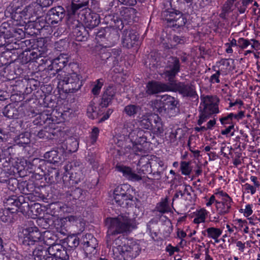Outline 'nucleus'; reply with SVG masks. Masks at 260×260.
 Listing matches in <instances>:
<instances>
[{
  "instance_id": "f257e3e1",
  "label": "nucleus",
  "mask_w": 260,
  "mask_h": 260,
  "mask_svg": "<svg viewBox=\"0 0 260 260\" xmlns=\"http://www.w3.org/2000/svg\"><path fill=\"white\" fill-rule=\"evenodd\" d=\"M54 238L49 231L40 232L38 228L30 221L28 222V226L22 230L21 236L22 243L27 246L36 244L52 246L55 240Z\"/></svg>"
},
{
  "instance_id": "f03ea898",
  "label": "nucleus",
  "mask_w": 260,
  "mask_h": 260,
  "mask_svg": "<svg viewBox=\"0 0 260 260\" xmlns=\"http://www.w3.org/2000/svg\"><path fill=\"white\" fill-rule=\"evenodd\" d=\"M172 59L174 63L173 67L170 71H167L165 73L166 75L168 77L169 84L171 85V90L178 91L184 96H194L195 91L192 86L185 85L180 82L176 83L173 80L174 77L179 71V64L178 59L176 58Z\"/></svg>"
},
{
  "instance_id": "7ed1b4c3",
  "label": "nucleus",
  "mask_w": 260,
  "mask_h": 260,
  "mask_svg": "<svg viewBox=\"0 0 260 260\" xmlns=\"http://www.w3.org/2000/svg\"><path fill=\"white\" fill-rule=\"evenodd\" d=\"M81 76L76 73H61L59 75L58 85L66 92H74L82 85Z\"/></svg>"
},
{
  "instance_id": "20e7f679",
  "label": "nucleus",
  "mask_w": 260,
  "mask_h": 260,
  "mask_svg": "<svg viewBox=\"0 0 260 260\" xmlns=\"http://www.w3.org/2000/svg\"><path fill=\"white\" fill-rule=\"evenodd\" d=\"M218 104V100L216 96H207L202 98L200 107L201 113L198 122L199 125L206 121L212 114L219 112Z\"/></svg>"
},
{
  "instance_id": "39448f33",
  "label": "nucleus",
  "mask_w": 260,
  "mask_h": 260,
  "mask_svg": "<svg viewBox=\"0 0 260 260\" xmlns=\"http://www.w3.org/2000/svg\"><path fill=\"white\" fill-rule=\"evenodd\" d=\"M109 226L107 231V236L122 233L129 229V219L128 214L120 215L116 218H110Z\"/></svg>"
},
{
  "instance_id": "423d86ee",
  "label": "nucleus",
  "mask_w": 260,
  "mask_h": 260,
  "mask_svg": "<svg viewBox=\"0 0 260 260\" xmlns=\"http://www.w3.org/2000/svg\"><path fill=\"white\" fill-rule=\"evenodd\" d=\"M4 204L7 211H4V214H8L9 211L12 213L20 212L25 214L29 208L28 203L25 201L24 197L22 196L9 197L4 202Z\"/></svg>"
},
{
  "instance_id": "0eeeda50",
  "label": "nucleus",
  "mask_w": 260,
  "mask_h": 260,
  "mask_svg": "<svg viewBox=\"0 0 260 260\" xmlns=\"http://www.w3.org/2000/svg\"><path fill=\"white\" fill-rule=\"evenodd\" d=\"M130 185L123 184L116 187L113 192V204L115 203L118 205L124 208H128L130 200Z\"/></svg>"
},
{
  "instance_id": "6e6552de",
  "label": "nucleus",
  "mask_w": 260,
  "mask_h": 260,
  "mask_svg": "<svg viewBox=\"0 0 260 260\" xmlns=\"http://www.w3.org/2000/svg\"><path fill=\"white\" fill-rule=\"evenodd\" d=\"M78 17L80 18L79 21L89 29L96 27L100 23V16L96 13L88 12L87 9L81 10Z\"/></svg>"
},
{
  "instance_id": "1a4fd4ad",
  "label": "nucleus",
  "mask_w": 260,
  "mask_h": 260,
  "mask_svg": "<svg viewBox=\"0 0 260 260\" xmlns=\"http://www.w3.org/2000/svg\"><path fill=\"white\" fill-rule=\"evenodd\" d=\"M64 169L65 175L66 176L70 175V180H72L75 183H78L83 179L84 174L81 170V167H73L71 163H69L64 167Z\"/></svg>"
},
{
  "instance_id": "9d476101",
  "label": "nucleus",
  "mask_w": 260,
  "mask_h": 260,
  "mask_svg": "<svg viewBox=\"0 0 260 260\" xmlns=\"http://www.w3.org/2000/svg\"><path fill=\"white\" fill-rule=\"evenodd\" d=\"M81 242L83 245V249L87 255L94 254L96 253L97 240L91 234H87L83 236Z\"/></svg>"
},
{
  "instance_id": "9b49d317",
  "label": "nucleus",
  "mask_w": 260,
  "mask_h": 260,
  "mask_svg": "<svg viewBox=\"0 0 260 260\" xmlns=\"http://www.w3.org/2000/svg\"><path fill=\"white\" fill-rule=\"evenodd\" d=\"M64 9L61 6L53 8L50 9L46 17L48 24H57L60 21L64 16Z\"/></svg>"
},
{
  "instance_id": "f8f14e48",
  "label": "nucleus",
  "mask_w": 260,
  "mask_h": 260,
  "mask_svg": "<svg viewBox=\"0 0 260 260\" xmlns=\"http://www.w3.org/2000/svg\"><path fill=\"white\" fill-rule=\"evenodd\" d=\"M48 253L57 259L66 260L69 258L66 248L59 244L50 246L48 247Z\"/></svg>"
},
{
  "instance_id": "ddd939ff",
  "label": "nucleus",
  "mask_w": 260,
  "mask_h": 260,
  "mask_svg": "<svg viewBox=\"0 0 260 260\" xmlns=\"http://www.w3.org/2000/svg\"><path fill=\"white\" fill-rule=\"evenodd\" d=\"M147 92L149 93H156L160 92L171 91V85L163 84L158 82H149L147 86Z\"/></svg>"
},
{
  "instance_id": "4468645a",
  "label": "nucleus",
  "mask_w": 260,
  "mask_h": 260,
  "mask_svg": "<svg viewBox=\"0 0 260 260\" xmlns=\"http://www.w3.org/2000/svg\"><path fill=\"white\" fill-rule=\"evenodd\" d=\"M233 60L230 59H221L216 63V71L221 75L229 74L233 69Z\"/></svg>"
},
{
  "instance_id": "2eb2a0df",
  "label": "nucleus",
  "mask_w": 260,
  "mask_h": 260,
  "mask_svg": "<svg viewBox=\"0 0 260 260\" xmlns=\"http://www.w3.org/2000/svg\"><path fill=\"white\" fill-rule=\"evenodd\" d=\"M209 213L204 208L197 209L191 213V217L193 218V223L199 224L205 222Z\"/></svg>"
},
{
  "instance_id": "dca6fc26",
  "label": "nucleus",
  "mask_w": 260,
  "mask_h": 260,
  "mask_svg": "<svg viewBox=\"0 0 260 260\" xmlns=\"http://www.w3.org/2000/svg\"><path fill=\"white\" fill-rule=\"evenodd\" d=\"M232 200L218 201L216 202L215 208L218 214L224 215L229 213L232 207Z\"/></svg>"
},
{
  "instance_id": "f3484780",
  "label": "nucleus",
  "mask_w": 260,
  "mask_h": 260,
  "mask_svg": "<svg viewBox=\"0 0 260 260\" xmlns=\"http://www.w3.org/2000/svg\"><path fill=\"white\" fill-rule=\"evenodd\" d=\"M169 15H167L166 20L168 22L172 23V25L175 26H181L185 24L183 17L181 14L177 12H169Z\"/></svg>"
},
{
  "instance_id": "a211bd4d",
  "label": "nucleus",
  "mask_w": 260,
  "mask_h": 260,
  "mask_svg": "<svg viewBox=\"0 0 260 260\" xmlns=\"http://www.w3.org/2000/svg\"><path fill=\"white\" fill-rule=\"evenodd\" d=\"M14 21H16V25L23 26L25 24L34 21V19L30 20L24 10L22 11L17 10L12 16Z\"/></svg>"
},
{
  "instance_id": "6ab92c4d",
  "label": "nucleus",
  "mask_w": 260,
  "mask_h": 260,
  "mask_svg": "<svg viewBox=\"0 0 260 260\" xmlns=\"http://www.w3.org/2000/svg\"><path fill=\"white\" fill-rule=\"evenodd\" d=\"M62 152L61 149H59V151L56 150H52L46 152L44 157L50 163H58L61 160Z\"/></svg>"
},
{
  "instance_id": "aec40b11",
  "label": "nucleus",
  "mask_w": 260,
  "mask_h": 260,
  "mask_svg": "<svg viewBox=\"0 0 260 260\" xmlns=\"http://www.w3.org/2000/svg\"><path fill=\"white\" fill-rule=\"evenodd\" d=\"M115 93V90L112 87L109 86L107 88L103 95L100 107L101 108L108 107L114 97Z\"/></svg>"
},
{
  "instance_id": "412c9836",
  "label": "nucleus",
  "mask_w": 260,
  "mask_h": 260,
  "mask_svg": "<svg viewBox=\"0 0 260 260\" xmlns=\"http://www.w3.org/2000/svg\"><path fill=\"white\" fill-rule=\"evenodd\" d=\"M87 0H72L71 6L68 9V15L70 16L78 13V10L87 6Z\"/></svg>"
},
{
  "instance_id": "4be33fe9",
  "label": "nucleus",
  "mask_w": 260,
  "mask_h": 260,
  "mask_svg": "<svg viewBox=\"0 0 260 260\" xmlns=\"http://www.w3.org/2000/svg\"><path fill=\"white\" fill-rule=\"evenodd\" d=\"M48 247L42 245L39 246L35 248L33 251V256L35 260H45L48 257Z\"/></svg>"
},
{
  "instance_id": "5701e85b",
  "label": "nucleus",
  "mask_w": 260,
  "mask_h": 260,
  "mask_svg": "<svg viewBox=\"0 0 260 260\" xmlns=\"http://www.w3.org/2000/svg\"><path fill=\"white\" fill-rule=\"evenodd\" d=\"M222 231L219 228L210 227L202 231V234L208 238L212 239L215 242H218V239L222 234Z\"/></svg>"
},
{
  "instance_id": "b1692460",
  "label": "nucleus",
  "mask_w": 260,
  "mask_h": 260,
  "mask_svg": "<svg viewBox=\"0 0 260 260\" xmlns=\"http://www.w3.org/2000/svg\"><path fill=\"white\" fill-rule=\"evenodd\" d=\"M30 136L29 133L25 132L14 138L13 141L15 144L24 147L30 142Z\"/></svg>"
},
{
  "instance_id": "393cba45",
  "label": "nucleus",
  "mask_w": 260,
  "mask_h": 260,
  "mask_svg": "<svg viewBox=\"0 0 260 260\" xmlns=\"http://www.w3.org/2000/svg\"><path fill=\"white\" fill-rule=\"evenodd\" d=\"M48 50L46 46H38L36 48H34L30 53L31 58L32 59H37L40 57L45 58L48 53Z\"/></svg>"
},
{
  "instance_id": "a878e982",
  "label": "nucleus",
  "mask_w": 260,
  "mask_h": 260,
  "mask_svg": "<svg viewBox=\"0 0 260 260\" xmlns=\"http://www.w3.org/2000/svg\"><path fill=\"white\" fill-rule=\"evenodd\" d=\"M100 108L101 107H96L95 104L91 102L87 109V115L88 117L92 119L97 118L99 115H101L102 113V111H101Z\"/></svg>"
},
{
  "instance_id": "bb28decb",
  "label": "nucleus",
  "mask_w": 260,
  "mask_h": 260,
  "mask_svg": "<svg viewBox=\"0 0 260 260\" xmlns=\"http://www.w3.org/2000/svg\"><path fill=\"white\" fill-rule=\"evenodd\" d=\"M151 116L153 118V121L154 124H152L151 127L152 131L157 135L162 134L164 132V128L160 118L157 114L151 115Z\"/></svg>"
},
{
  "instance_id": "cd10ccee",
  "label": "nucleus",
  "mask_w": 260,
  "mask_h": 260,
  "mask_svg": "<svg viewBox=\"0 0 260 260\" xmlns=\"http://www.w3.org/2000/svg\"><path fill=\"white\" fill-rule=\"evenodd\" d=\"M8 25V24L7 23H3L1 26L0 47L6 44V39H8L9 38L13 37V36L12 32L11 31L10 29L6 31L2 30V29L6 28Z\"/></svg>"
},
{
  "instance_id": "c85d7f7f",
  "label": "nucleus",
  "mask_w": 260,
  "mask_h": 260,
  "mask_svg": "<svg viewBox=\"0 0 260 260\" xmlns=\"http://www.w3.org/2000/svg\"><path fill=\"white\" fill-rule=\"evenodd\" d=\"M154 114H147L146 115H143L141 118L140 120L139 121V126L141 127L142 128L144 129H150L151 128L152 126V120L153 118L151 116V115H153Z\"/></svg>"
},
{
  "instance_id": "c756f323",
  "label": "nucleus",
  "mask_w": 260,
  "mask_h": 260,
  "mask_svg": "<svg viewBox=\"0 0 260 260\" xmlns=\"http://www.w3.org/2000/svg\"><path fill=\"white\" fill-rule=\"evenodd\" d=\"M161 99L165 105V108H166V107L167 106L168 109H172L176 107L178 104V101L175 98L168 94L162 95Z\"/></svg>"
},
{
  "instance_id": "7c9ffc66",
  "label": "nucleus",
  "mask_w": 260,
  "mask_h": 260,
  "mask_svg": "<svg viewBox=\"0 0 260 260\" xmlns=\"http://www.w3.org/2000/svg\"><path fill=\"white\" fill-rule=\"evenodd\" d=\"M30 19L37 15L40 11V7L37 3H34L26 7L23 9Z\"/></svg>"
},
{
  "instance_id": "2f4dec72",
  "label": "nucleus",
  "mask_w": 260,
  "mask_h": 260,
  "mask_svg": "<svg viewBox=\"0 0 260 260\" xmlns=\"http://www.w3.org/2000/svg\"><path fill=\"white\" fill-rule=\"evenodd\" d=\"M0 152L2 160L6 159V162L10 161L12 156L14 154L13 146H10L6 147H4L3 149H1Z\"/></svg>"
},
{
  "instance_id": "473e14b6",
  "label": "nucleus",
  "mask_w": 260,
  "mask_h": 260,
  "mask_svg": "<svg viewBox=\"0 0 260 260\" xmlns=\"http://www.w3.org/2000/svg\"><path fill=\"white\" fill-rule=\"evenodd\" d=\"M68 61L67 55L60 54L57 57L53 59V64L54 65H57L59 66L58 69H61L67 64Z\"/></svg>"
},
{
  "instance_id": "72a5a7b5",
  "label": "nucleus",
  "mask_w": 260,
  "mask_h": 260,
  "mask_svg": "<svg viewBox=\"0 0 260 260\" xmlns=\"http://www.w3.org/2000/svg\"><path fill=\"white\" fill-rule=\"evenodd\" d=\"M151 106L155 112H158L159 113H162L164 111H165L167 108H165V105L162 99L160 100L156 99L151 102Z\"/></svg>"
},
{
  "instance_id": "f704fd0d",
  "label": "nucleus",
  "mask_w": 260,
  "mask_h": 260,
  "mask_svg": "<svg viewBox=\"0 0 260 260\" xmlns=\"http://www.w3.org/2000/svg\"><path fill=\"white\" fill-rule=\"evenodd\" d=\"M190 161H182L180 162V170L183 175L188 176L190 174L192 168Z\"/></svg>"
},
{
  "instance_id": "c9c22d12",
  "label": "nucleus",
  "mask_w": 260,
  "mask_h": 260,
  "mask_svg": "<svg viewBox=\"0 0 260 260\" xmlns=\"http://www.w3.org/2000/svg\"><path fill=\"white\" fill-rule=\"evenodd\" d=\"M59 221L61 222V226H64L65 224H67V222L70 223H78L81 222V219L77 217L76 216L70 215L66 217L61 218L59 219Z\"/></svg>"
},
{
  "instance_id": "e433bc0d",
  "label": "nucleus",
  "mask_w": 260,
  "mask_h": 260,
  "mask_svg": "<svg viewBox=\"0 0 260 260\" xmlns=\"http://www.w3.org/2000/svg\"><path fill=\"white\" fill-rule=\"evenodd\" d=\"M116 169L119 172L122 173L124 177L127 179H130V168L123 164H117L116 166Z\"/></svg>"
},
{
  "instance_id": "4c0bfd02",
  "label": "nucleus",
  "mask_w": 260,
  "mask_h": 260,
  "mask_svg": "<svg viewBox=\"0 0 260 260\" xmlns=\"http://www.w3.org/2000/svg\"><path fill=\"white\" fill-rule=\"evenodd\" d=\"M158 211L161 213L168 212L169 211L168 199L167 198L162 200L156 207Z\"/></svg>"
},
{
  "instance_id": "58836bf2",
  "label": "nucleus",
  "mask_w": 260,
  "mask_h": 260,
  "mask_svg": "<svg viewBox=\"0 0 260 260\" xmlns=\"http://www.w3.org/2000/svg\"><path fill=\"white\" fill-rule=\"evenodd\" d=\"M250 45L251 49L254 48V44H251L249 41L246 39L240 38L238 40V46L242 49L247 48Z\"/></svg>"
},
{
  "instance_id": "ea45409f",
  "label": "nucleus",
  "mask_w": 260,
  "mask_h": 260,
  "mask_svg": "<svg viewBox=\"0 0 260 260\" xmlns=\"http://www.w3.org/2000/svg\"><path fill=\"white\" fill-rule=\"evenodd\" d=\"M253 205L252 204H247L244 208H241L239 210V212L243 213V215L248 218L253 213Z\"/></svg>"
},
{
  "instance_id": "a19ab883",
  "label": "nucleus",
  "mask_w": 260,
  "mask_h": 260,
  "mask_svg": "<svg viewBox=\"0 0 260 260\" xmlns=\"http://www.w3.org/2000/svg\"><path fill=\"white\" fill-rule=\"evenodd\" d=\"M103 85V80L102 79H99L96 80L95 84L92 89V93L94 95H98L99 94L101 88Z\"/></svg>"
},
{
  "instance_id": "79ce46f5",
  "label": "nucleus",
  "mask_w": 260,
  "mask_h": 260,
  "mask_svg": "<svg viewBox=\"0 0 260 260\" xmlns=\"http://www.w3.org/2000/svg\"><path fill=\"white\" fill-rule=\"evenodd\" d=\"M99 129L96 127H94L90 133V142L91 144H93L97 140L99 135Z\"/></svg>"
},
{
  "instance_id": "37998d69",
  "label": "nucleus",
  "mask_w": 260,
  "mask_h": 260,
  "mask_svg": "<svg viewBox=\"0 0 260 260\" xmlns=\"http://www.w3.org/2000/svg\"><path fill=\"white\" fill-rule=\"evenodd\" d=\"M68 243L70 247L72 248H75L79 244V239L77 237H71L68 239Z\"/></svg>"
},
{
  "instance_id": "c03bdc74",
  "label": "nucleus",
  "mask_w": 260,
  "mask_h": 260,
  "mask_svg": "<svg viewBox=\"0 0 260 260\" xmlns=\"http://www.w3.org/2000/svg\"><path fill=\"white\" fill-rule=\"evenodd\" d=\"M131 251H133L131 257H136L139 254L141 251V248L139 244L137 243H133L132 245L131 244Z\"/></svg>"
},
{
  "instance_id": "a18cd8bd",
  "label": "nucleus",
  "mask_w": 260,
  "mask_h": 260,
  "mask_svg": "<svg viewBox=\"0 0 260 260\" xmlns=\"http://www.w3.org/2000/svg\"><path fill=\"white\" fill-rule=\"evenodd\" d=\"M55 0H37V3L40 8H47L52 5Z\"/></svg>"
},
{
  "instance_id": "49530a36",
  "label": "nucleus",
  "mask_w": 260,
  "mask_h": 260,
  "mask_svg": "<svg viewBox=\"0 0 260 260\" xmlns=\"http://www.w3.org/2000/svg\"><path fill=\"white\" fill-rule=\"evenodd\" d=\"M243 188L246 193H250L252 195L256 192L257 188L249 183H245L243 185Z\"/></svg>"
},
{
  "instance_id": "de8ad7c7",
  "label": "nucleus",
  "mask_w": 260,
  "mask_h": 260,
  "mask_svg": "<svg viewBox=\"0 0 260 260\" xmlns=\"http://www.w3.org/2000/svg\"><path fill=\"white\" fill-rule=\"evenodd\" d=\"M235 7L237 8L240 13H244L246 7L245 3L243 1L238 2L235 4Z\"/></svg>"
},
{
  "instance_id": "09e8293b",
  "label": "nucleus",
  "mask_w": 260,
  "mask_h": 260,
  "mask_svg": "<svg viewBox=\"0 0 260 260\" xmlns=\"http://www.w3.org/2000/svg\"><path fill=\"white\" fill-rule=\"evenodd\" d=\"M218 196L220 201L232 200V198L225 192L220 191L215 194Z\"/></svg>"
},
{
  "instance_id": "8fccbe9b",
  "label": "nucleus",
  "mask_w": 260,
  "mask_h": 260,
  "mask_svg": "<svg viewBox=\"0 0 260 260\" xmlns=\"http://www.w3.org/2000/svg\"><path fill=\"white\" fill-rule=\"evenodd\" d=\"M50 62H51V64L48 66L47 70L48 71H55V72L52 73L53 75H55L57 72L61 70V69H58L59 66L57 65H54L53 64V60H50Z\"/></svg>"
},
{
  "instance_id": "3c124183",
  "label": "nucleus",
  "mask_w": 260,
  "mask_h": 260,
  "mask_svg": "<svg viewBox=\"0 0 260 260\" xmlns=\"http://www.w3.org/2000/svg\"><path fill=\"white\" fill-rule=\"evenodd\" d=\"M235 1L236 0H229V2L224 5L223 8V11H224L225 13H228L230 11H233L234 9L232 8V7L231 6V5H232Z\"/></svg>"
},
{
  "instance_id": "603ef678",
  "label": "nucleus",
  "mask_w": 260,
  "mask_h": 260,
  "mask_svg": "<svg viewBox=\"0 0 260 260\" xmlns=\"http://www.w3.org/2000/svg\"><path fill=\"white\" fill-rule=\"evenodd\" d=\"M166 250L168 252L170 255H173L175 252L178 251V248L177 247H174L171 244H169L166 248Z\"/></svg>"
},
{
  "instance_id": "864d4df0",
  "label": "nucleus",
  "mask_w": 260,
  "mask_h": 260,
  "mask_svg": "<svg viewBox=\"0 0 260 260\" xmlns=\"http://www.w3.org/2000/svg\"><path fill=\"white\" fill-rule=\"evenodd\" d=\"M30 209L32 212H34L35 211L36 216H37L38 214H40V212L42 211V209L40 208V205L39 204H35L34 205L31 206L30 207Z\"/></svg>"
},
{
  "instance_id": "5fc2aeb1",
  "label": "nucleus",
  "mask_w": 260,
  "mask_h": 260,
  "mask_svg": "<svg viewBox=\"0 0 260 260\" xmlns=\"http://www.w3.org/2000/svg\"><path fill=\"white\" fill-rule=\"evenodd\" d=\"M234 221L238 226L240 230H241L242 228H244V226H246V224H247V221L245 220H243L242 219H236Z\"/></svg>"
},
{
  "instance_id": "6e6d98bb",
  "label": "nucleus",
  "mask_w": 260,
  "mask_h": 260,
  "mask_svg": "<svg viewBox=\"0 0 260 260\" xmlns=\"http://www.w3.org/2000/svg\"><path fill=\"white\" fill-rule=\"evenodd\" d=\"M234 125L232 124L226 128L224 130L222 131L221 134L223 135H228L231 134V136L234 135V131L232 132V130L234 129Z\"/></svg>"
},
{
  "instance_id": "4d7b16f0",
  "label": "nucleus",
  "mask_w": 260,
  "mask_h": 260,
  "mask_svg": "<svg viewBox=\"0 0 260 260\" xmlns=\"http://www.w3.org/2000/svg\"><path fill=\"white\" fill-rule=\"evenodd\" d=\"M216 202H218V201L216 200L215 196L213 194L212 195L210 198L207 199V202L205 205L207 207H209L214 203L216 204Z\"/></svg>"
},
{
  "instance_id": "13d9d810",
  "label": "nucleus",
  "mask_w": 260,
  "mask_h": 260,
  "mask_svg": "<svg viewBox=\"0 0 260 260\" xmlns=\"http://www.w3.org/2000/svg\"><path fill=\"white\" fill-rule=\"evenodd\" d=\"M87 159L90 164H94L96 160V154L94 153H89L87 156Z\"/></svg>"
},
{
  "instance_id": "bf43d9fd",
  "label": "nucleus",
  "mask_w": 260,
  "mask_h": 260,
  "mask_svg": "<svg viewBox=\"0 0 260 260\" xmlns=\"http://www.w3.org/2000/svg\"><path fill=\"white\" fill-rule=\"evenodd\" d=\"M11 135H8L5 132H3L1 128H0V141L2 142H6Z\"/></svg>"
},
{
  "instance_id": "052dcab7",
  "label": "nucleus",
  "mask_w": 260,
  "mask_h": 260,
  "mask_svg": "<svg viewBox=\"0 0 260 260\" xmlns=\"http://www.w3.org/2000/svg\"><path fill=\"white\" fill-rule=\"evenodd\" d=\"M220 75V73H218V72L216 71V73L211 76L210 80L211 82L213 83H219V76Z\"/></svg>"
},
{
  "instance_id": "680f3d73",
  "label": "nucleus",
  "mask_w": 260,
  "mask_h": 260,
  "mask_svg": "<svg viewBox=\"0 0 260 260\" xmlns=\"http://www.w3.org/2000/svg\"><path fill=\"white\" fill-rule=\"evenodd\" d=\"M121 254L124 260H128L130 257L129 252L125 249V247H122Z\"/></svg>"
},
{
  "instance_id": "e2e57ef3",
  "label": "nucleus",
  "mask_w": 260,
  "mask_h": 260,
  "mask_svg": "<svg viewBox=\"0 0 260 260\" xmlns=\"http://www.w3.org/2000/svg\"><path fill=\"white\" fill-rule=\"evenodd\" d=\"M234 117L235 118H238V115L231 113L229 114L227 116H225L224 117L221 118L220 119V120L221 123H224V121H225V120L230 119V120H232V118Z\"/></svg>"
},
{
  "instance_id": "0e129e2a",
  "label": "nucleus",
  "mask_w": 260,
  "mask_h": 260,
  "mask_svg": "<svg viewBox=\"0 0 260 260\" xmlns=\"http://www.w3.org/2000/svg\"><path fill=\"white\" fill-rule=\"evenodd\" d=\"M9 64L8 60L3 54H0V67Z\"/></svg>"
},
{
  "instance_id": "69168bd1",
  "label": "nucleus",
  "mask_w": 260,
  "mask_h": 260,
  "mask_svg": "<svg viewBox=\"0 0 260 260\" xmlns=\"http://www.w3.org/2000/svg\"><path fill=\"white\" fill-rule=\"evenodd\" d=\"M215 120H210L209 121L207 124V127H205L204 126L201 127L202 129L206 130L207 129H211L214 125L215 124Z\"/></svg>"
},
{
  "instance_id": "338daca9",
  "label": "nucleus",
  "mask_w": 260,
  "mask_h": 260,
  "mask_svg": "<svg viewBox=\"0 0 260 260\" xmlns=\"http://www.w3.org/2000/svg\"><path fill=\"white\" fill-rule=\"evenodd\" d=\"M113 110L112 109H109L106 114L103 116V117L100 120V121H105L107 119H108L110 116L111 115V114L113 113Z\"/></svg>"
},
{
  "instance_id": "774afa93",
  "label": "nucleus",
  "mask_w": 260,
  "mask_h": 260,
  "mask_svg": "<svg viewBox=\"0 0 260 260\" xmlns=\"http://www.w3.org/2000/svg\"><path fill=\"white\" fill-rule=\"evenodd\" d=\"M236 246L238 247V249L240 251L243 252L244 251L245 248V243L240 241H238L236 242Z\"/></svg>"
}]
</instances>
